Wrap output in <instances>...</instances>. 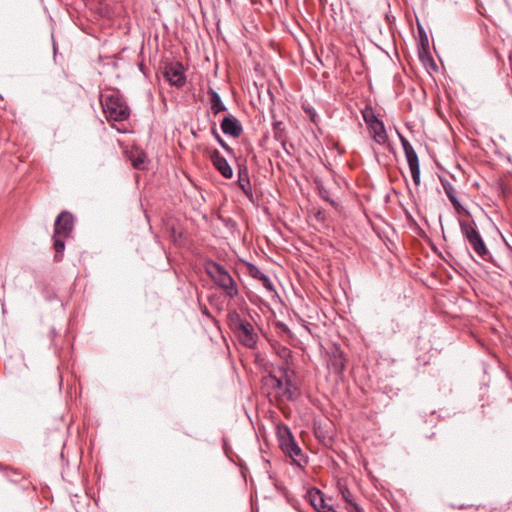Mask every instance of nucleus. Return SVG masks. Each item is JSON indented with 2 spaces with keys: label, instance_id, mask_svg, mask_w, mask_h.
Instances as JSON below:
<instances>
[{
  "label": "nucleus",
  "instance_id": "1",
  "mask_svg": "<svg viewBox=\"0 0 512 512\" xmlns=\"http://www.w3.org/2000/svg\"><path fill=\"white\" fill-rule=\"evenodd\" d=\"M264 384L270 390L269 395L274 397L278 404L296 401L301 396L296 375L287 366H281L275 373L265 377Z\"/></svg>",
  "mask_w": 512,
  "mask_h": 512
},
{
  "label": "nucleus",
  "instance_id": "2",
  "mask_svg": "<svg viewBox=\"0 0 512 512\" xmlns=\"http://www.w3.org/2000/svg\"><path fill=\"white\" fill-rule=\"evenodd\" d=\"M74 227V217L68 211H62L56 218L54 224V249H55V261L62 259V253L65 249V239L68 238Z\"/></svg>",
  "mask_w": 512,
  "mask_h": 512
},
{
  "label": "nucleus",
  "instance_id": "3",
  "mask_svg": "<svg viewBox=\"0 0 512 512\" xmlns=\"http://www.w3.org/2000/svg\"><path fill=\"white\" fill-rule=\"evenodd\" d=\"M101 105L108 120L124 121L130 115L128 105L117 91L102 95Z\"/></svg>",
  "mask_w": 512,
  "mask_h": 512
},
{
  "label": "nucleus",
  "instance_id": "4",
  "mask_svg": "<svg viewBox=\"0 0 512 512\" xmlns=\"http://www.w3.org/2000/svg\"><path fill=\"white\" fill-rule=\"evenodd\" d=\"M205 269L214 283L224 291L227 297L234 298L238 295L235 281L222 265L211 261L206 264Z\"/></svg>",
  "mask_w": 512,
  "mask_h": 512
},
{
  "label": "nucleus",
  "instance_id": "5",
  "mask_svg": "<svg viewBox=\"0 0 512 512\" xmlns=\"http://www.w3.org/2000/svg\"><path fill=\"white\" fill-rule=\"evenodd\" d=\"M231 321L239 341L247 348H254L258 340L254 326L239 315H235Z\"/></svg>",
  "mask_w": 512,
  "mask_h": 512
},
{
  "label": "nucleus",
  "instance_id": "6",
  "mask_svg": "<svg viewBox=\"0 0 512 512\" xmlns=\"http://www.w3.org/2000/svg\"><path fill=\"white\" fill-rule=\"evenodd\" d=\"M278 441L281 450L294 462L299 463L300 457H302L301 449L297 445L291 431L287 427L279 428Z\"/></svg>",
  "mask_w": 512,
  "mask_h": 512
},
{
  "label": "nucleus",
  "instance_id": "7",
  "mask_svg": "<svg viewBox=\"0 0 512 512\" xmlns=\"http://www.w3.org/2000/svg\"><path fill=\"white\" fill-rule=\"evenodd\" d=\"M460 228L475 253L485 260L486 256L489 255V251L479 232L471 224L464 221L460 222Z\"/></svg>",
  "mask_w": 512,
  "mask_h": 512
},
{
  "label": "nucleus",
  "instance_id": "8",
  "mask_svg": "<svg viewBox=\"0 0 512 512\" xmlns=\"http://www.w3.org/2000/svg\"><path fill=\"white\" fill-rule=\"evenodd\" d=\"M400 141L410 168L413 182L418 186L420 184V165L418 156L410 142L405 137L400 135Z\"/></svg>",
  "mask_w": 512,
  "mask_h": 512
},
{
  "label": "nucleus",
  "instance_id": "9",
  "mask_svg": "<svg viewBox=\"0 0 512 512\" xmlns=\"http://www.w3.org/2000/svg\"><path fill=\"white\" fill-rule=\"evenodd\" d=\"M208 156L215 169L227 179L233 176V170L228 161L220 154L217 149L208 150Z\"/></svg>",
  "mask_w": 512,
  "mask_h": 512
},
{
  "label": "nucleus",
  "instance_id": "10",
  "mask_svg": "<svg viewBox=\"0 0 512 512\" xmlns=\"http://www.w3.org/2000/svg\"><path fill=\"white\" fill-rule=\"evenodd\" d=\"M165 77L174 86L181 87L185 83L183 65L176 62L165 68Z\"/></svg>",
  "mask_w": 512,
  "mask_h": 512
},
{
  "label": "nucleus",
  "instance_id": "11",
  "mask_svg": "<svg viewBox=\"0 0 512 512\" xmlns=\"http://www.w3.org/2000/svg\"><path fill=\"white\" fill-rule=\"evenodd\" d=\"M221 129L224 134L234 138H238L243 132L241 123L233 116L225 117L222 120Z\"/></svg>",
  "mask_w": 512,
  "mask_h": 512
},
{
  "label": "nucleus",
  "instance_id": "12",
  "mask_svg": "<svg viewBox=\"0 0 512 512\" xmlns=\"http://www.w3.org/2000/svg\"><path fill=\"white\" fill-rule=\"evenodd\" d=\"M368 127L369 134L373 140L379 145H385L388 142V134L382 120H378Z\"/></svg>",
  "mask_w": 512,
  "mask_h": 512
},
{
  "label": "nucleus",
  "instance_id": "13",
  "mask_svg": "<svg viewBox=\"0 0 512 512\" xmlns=\"http://www.w3.org/2000/svg\"><path fill=\"white\" fill-rule=\"evenodd\" d=\"M338 489L342 499L347 503L346 510L348 512H354L355 510L360 509L359 505L355 501L354 495L345 485L339 484Z\"/></svg>",
  "mask_w": 512,
  "mask_h": 512
},
{
  "label": "nucleus",
  "instance_id": "14",
  "mask_svg": "<svg viewBox=\"0 0 512 512\" xmlns=\"http://www.w3.org/2000/svg\"><path fill=\"white\" fill-rule=\"evenodd\" d=\"M248 271L252 277L260 280L266 289L270 291L274 290L273 283L270 280V278L265 273H263L257 266L250 264L248 266Z\"/></svg>",
  "mask_w": 512,
  "mask_h": 512
},
{
  "label": "nucleus",
  "instance_id": "15",
  "mask_svg": "<svg viewBox=\"0 0 512 512\" xmlns=\"http://www.w3.org/2000/svg\"><path fill=\"white\" fill-rule=\"evenodd\" d=\"M441 183H442L444 192H445L446 196L448 197V199L450 200V202L452 203L454 209L457 212H460L463 208L456 197V189L449 181H441Z\"/></svg>",
  "mask_w": 512,
  "mask_h": 512
},
{
  "label": "nucleus",
  "instance_id": "16",
  "mask_svg": "<svg viewBox=\"0 0 512 512\" xmlns=\"http://www.w3.org/2000/svg\"><path fill=\"white\" fill-rule=\"evenodd\" d=\"M208 95L210 97L211 110L215 115L226 110V106L222 102L220 95L215 90L210 88Z\"/></svg>",
  "mask_w": 512,
  "mask_h": 512
},
{
  "label": "nucleus",
  "instance_id": "17",
  "mask_svg": "<svg viewBox=\"0 0 512 512\" xmlns=\"http://www.w3.org/2000/svg\"><path fill=\"white\" fill-rule=\"evenodd\" d=\"M310 502L313 505V507L319 511L322 512L323 510H326L327 507H329L324 500L323 494L321 491L316 490L314 492H310L309 494Z\"/></svg>",
  "mask_w": 512,
  "mask_h": 512
},
{
  "label": "nucleus",
  "instance_id": "18",
  "mask_svg": "<svg viewBox=\"0 0 512 512\" xmlns=\"http://www.w3.org/2000/svg\"><path fill=\"white\" fill-rule=\"evenodd\" d=\"M238 185L247 196H252L250 179L246 168L239 170Z\"/></svg>",
  "mask_w": 512,
  "mask_h": 512
},
{
  "label": "nucleus",
  "instance_id": "19",
  "mask_svg": "<svg viewBox=\"0 0 512 512\" xmlns=\"http://www.w3.org/2000/svg\"><path fill=\"white\" fill-rule=\"evenodd\" d=\"M129 158L134 168L144 169V164L146 162V154L143 151H131Z\"/></svg>",
  "mask_w": 512,
  "mask_h": 512
},
{
  "label": "nucleus",
  "instance_id": "20",
  "mask_svg": "<svg viewBox=\"0 0 512 512\" xmlns=\"http://www.w3.org/2000/svg\"><path fill=\"white\" fill-rule=\"evenodd\" d=\"M361 114H362V117H363V120L364 122L366 123L367 126H369L370 124H373L374 122H377L378 120H380L375 112H374V109L367 105L362 111H361Z\"/></svg>",
  "mask_w": 512,
  "mask_h": 512
},
{
  "label": "nucleus",
  "instance_id": "21",
  "mask_svg": "<svg viewBox=\"0 0 512 512\" xmlns=\"http://www.w3.org/2000/svg\"><path fill=\"white\" fill-rule=\"evenodd\" d=\"M273 134L274 138L282 143L285 146L286 143V135L285 129L282 126V122H275L273 125Z\"/></svg>",
  "mask_w": 512,
  "mask_h": 512
},
{
  "label": "nucleus",
  "instance_id": "22",
  "mask_svg": "<svg viewBox=\"0 0 512 512\" xmlns=\"http://www.w3.org/2000/svg\"><path fill=\"white\" fill-rule=\"evenodd\" d=\"M212 134L213 136L215 137V139L217 140V142L229 153L232 152V148L221 138V136L219 135V133L217 132V130L215 128H212Z\"/></svg>",
  "mask_w": 512,
  "mask_h": 512
},
{
  "label": "nucleus",
  "instance_id": "23",
  "mask_svg": "<svg viewBox=\"0 0 512 512\" xmlns=\"http://www.w3.org/2000/svg\"><path fill=\"white\" fill-rule=\"evenodd\" d=\"M277 353L284 360H287L291 356V350L286 347H281Z\"/></svg>",
  "mask_w": 512,
  "mask_h": 512
},
{
  "label": "nucleus",
  "instance_id": "24",
  "mask_svg": "<svg viewBox=\"0 0 512 512\" xmlns=\"http://www.w3.org/2000/svg\"><path fill=\"white\" fill-rule=\"evenodd\" d=\"M322 512H337L335 509H333L331 506L327 507L326 510H323Z\"/></svg>",
  "mask_w": 512,
  "mask_h": 512
},
{
  "label": "nucleus",
  "instance_id": "25",
  "mask_svg": "<svg viewBox=\"0 0 512 512\" xmlns=\"http://www.w3.org/2000/svg\"><path fill=\"white\" fill-rule=\"evenodd\" d=\"M344 370V364L342 362H340L339 366H338V372H342Z\"/></svg>",
  "mask_w": 512,
  "mask_h": 512
},
{
  "label": "nucleus",
  "instance_id": "26",
  "mask_svg": "<svg viewBox=\"0 0 512 512\" xmlns=\"http://www.w3.org/2000/svg\"><path fill=\"white\" fill-rule=\"evenodd\" d=\"M322 197L326 200V201H329L332 205H335V202L330 200L328 197H325L324 195H322Z\"/></svg>",
  "mask_w": 512,
  "mask_h": 512
},
{
  "label": "nucleus",
  "instance_id": "27",
  "mask_svg": "<svg viewBox=\"0 0 512 512\" xmlns=\"http://www.w3.org/2000/svg\"><path fill=\"white\" fill-rule=\"evenodd\" d=\"M354 512H363V510L360 508V509L355 510Z\"/></svg>",
  "mask_w": 512,
  "mask_h": 512
}]
</instances>
